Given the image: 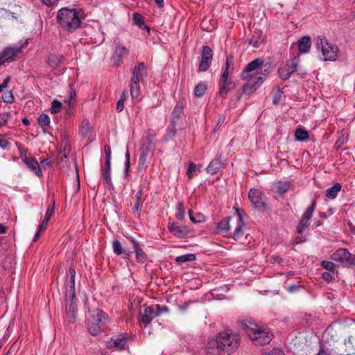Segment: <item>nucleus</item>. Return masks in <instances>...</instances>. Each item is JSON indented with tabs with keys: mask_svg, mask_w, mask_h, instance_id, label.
Masks as SVG:
<instances>
[{
	"mask_svg": "<svg viewBox=\"0 0 355 355\" xmlns=\"http://www.w3.org/2000/svg\"><path fill=\"white\" fill-rule=\"evenodd\" d=\"M147 139L149 141V144L148 146H150L151 143L153 142L155 137L156 136V133L154 131L148 130L147 132Z\"/></svg>",
	"mask_w": 355,
	"mask_h": 355,
	"instance_id": "nucleus-57",
	"label": "nucleus"
},
{
	"mask_svg": "<svg viewBox=\"0 0 355 355\" xmlns=\"http://www.w3.org/2000/svg\"><path fill=\"white\" fill-rule=\"evenodd\" d=\"M134 24L141 28L144 25V17L139 13L135 12L133 15Z\"/></svg>",
	"mask_w": 355,
	"mask_h": 355,
	"instance_id": "nucleus-47",
	"label": "nucleus"
},
{
	"mask_svg": "<svg viewBox=\"0 0 355 355\" xmlns=\"http://www.w3.org/2000/svg\"><path fill=\"white\" fill-rule=\"evenodd\" d=\"M105 313L100 309H96L87 318L88 331L92 336H96L101 331V326L105 322Z\"/></svg>",
	"mask_w": 355,
	"mask_h": 355,
	"instance_id": "nucleus-8",
	"label": "nucleus"
},
{
	"mask_svg": "<svg viewBox=\"0 0 355 355\" xmlns=\"http://www.w3.org/2000/svg\"><path fill=\"white\" fill-rule=\"evenodd\" d=\"M2 99L5 103H10L14 101V96L11 91L6 92L2 95Z\"/></svg>",
	"mask_w": 355,
	"mask_h": 355,
	"instance_id": "nucleus-52",
	"label": "nucleus"
},
{
	"mask_svg": "<svg viewBox=\"0 0 355 355\" xmlns=\"http://www.w3.org/2000/svg\"><path fill=\"white\" fill-rule=\"evenodd\" d=\"M62 103L58 100H54L51 105V113L56 114L60 111Z\"/></svg>",
	"mask_w": 355,
	"mask_h": 355,
	"instance_id": "nucleus-51",
	"label": "nucleus"
},
{
	"mask_svg": "<svg viewBox=\"0 0 355 355\" xmlns=\"http://www.w3.org/2000/svg\"><path fill=\"white\" fill-rule=\"evenodd\" d=\"M69 275L70 279L69 282L65 283L66 286V317L69 322L73 323L75 322L76 316L77 314V309L75 302V277L76 270L74 268L71 267L69 269Z\"/></svg>",
	"mask_w": 355,
	"mask_h": 355,
	"instance_id": "nucleus-3",
	"label": "nucleus"
},
{
	"mask_svg": "<svg viewBox=\"0 0 355 355\" xmlns=\"http://www.w3.org/2000/svg\"><path fill=\"white\" fill-rule=\"evenodd\" d=\"M54 211H55L54 205L52 207H48L46 214H45V216H44V218L43 219L42 223L39 226V231H43L44 230L46 229V225H47L50 218L54 214Z\"/></svg>",
	"mask_w": 355,
	"mask_h": 355,
	"instance_id": "nucleus-28",
	"label": "nucleus"
},
{
	"mask_svg": "<svg viewBox=\"0 0 355 355\" xmlns=\"http://www.w3.org/2000/svg\"><path fill=\"white\" fill-rule=\"evenodd\" d=\"M130 153L128 152V150L126 151V153H125V173H128V171L130 168Z\"/></svg>",
	"mask_w": 355,
	"mask_h": 355,
	"instance_id": "nucleus-58",
	"label": "nucleus"
},
{
	"mask_svg": "<svg viewBox=\"0 0 355 355\" xmlns=\"http://www.w3.org/2000/svg\"><path fill=\"white\" fill-rule=\"evenodd\" d=\"M130 94L133 98H137L140 94V85L139 81L130 80Z\"/></svg>",
	"mask_w": 355,
	"mask_h": 355,
	"instance_id": "nucleus-31",
	"label": "nucleus"
},
{
	"mask_svg": "<svg viewBox=\"0 0 355 355\" xmlns=\"http://www.w3.org/2000/svg\"><path fill=\"white\" fill-rule=\"evenodd\" d=\"M39 125L42 128L44 132H46L50 128V118L46 114H42L37 119Z\"/></svg>",
	"mask_w": 355,
	"mask_h": 355,
	"instance_id": "nucleus-29",
	"label": "nucleus"
},
{
	"mask_svg": "<svg viewBox=\"0 0 355 355\" xmlns=\"http://www.w3.org/2000/svg\"><path fill=\"white\" fill-rule=\"evenodd\" d=\"M261 33L259 32H254L253 37L250 40L249 43L254 47H259V44L263 42V39L261 37Z\"/></svg>",
	"mask_w": 355,
	"mask_h": 355,
	"instance_id": "nucleus-35",
	"label": "nucleus"
},
{
	"mask_svg": "<svg viewBox=\"0 0 355 355\" xmlns=\"http://www.w3.org/2000/svg\"><path fill=\"white\" fill-rule=\"evenodd\" d=\"M151 150V146H142L141 148V153L139 159V168L144 170L146 168L147 156Z\"/></svg>",
	"mask_w": 355,
	"mask_h": 355,
	"instance_id": "nucleus-21",
	"label": "nucleus"
},
{
	"mask_svg": "<svg viewBox=\"0 0 355 355\" xmlns=\"http://www.w3.org/2000/svg\"><path fill=\"white\" fill-rule=\"evenodd\" d=\"M57 19L60 26L69 32H73L80 25L81 21L76 9L62 8L57 13Z\"/></svg>",
	"mask_w": 355,
	"mask_h": 355,
	"instance_id": "nucleus-4",
	"label": "nucleus"
},
{
	"mask_svg": "<svg viewBox=\"0 0 355 355\" xmlns=\"http://www.w3.org/2000/svg\"><path fill=\"white\" fill-rule=\"evenodd\" d=\"M300 59L294 57L288 60L285 64L279 67L278 74L281 79L286 80L288 79L291 74L297 71L299 68Z\"/></svg>",
	"mask_w": 355,
	"mask_h": 355,
	"instance_id": "nucleus-9",
	"label": "nucleus"
},
{
	"mask_svg": "<svg viewBox=\"0 0 355 355\" xmlns=\"http://www.w3.org/2000/svg\"><path fill=\"white\" fill-rule=\"evenodd\" d=\"M105 153V161L111 162V148L109 146L106 145L104 147Z\"/></svg>",
	"mask_w": 355,
	"mask_h": 355,
	"instance_id": "nucleus-55",
	"label": "nucleus"
},
{
	"mask_svg": "<svg viewBox=\"0 0 355 355\" xmlns=\"http://www.w3.org/2000/svg\"><path fill=\"white\" fill-rule=\"evenodd\" d=\"M185 215V209L184 207L183 203L178 202L177 205V211L175 213L176 218L179 220H182L184 218Z\"/></svg>",
	"mask_w": 355,
	"mask_h": 355,
	"instance_id": "nucleus-46",
	"label": "nucleus"
},
{
	"mask_svg": "<svg viewBox=\"0 0 355 355\" xmlns=\"http://www.w3.org/2000/svg\"><path fill=\"white\" fill-rule=\"evenodd\" d=\"M168 230L178 238H184L187 234L186 230L181 228L175 223L169 224Z\"/></svg>",
	"mask_w": 355,
	"mask_h": 355,
	"instance_id": "nucleus-27",
	"label": "nucleus"
},
{
	"mask_svg": "<svg viewBox=\"0 0 355 355\" xmlns=\"http://www.w3.org/2000/svg\"><path fill=\"white\" fill-rule=\"evenodd\" d=\"M331 259L347 266H355V254H352L345 248H338L334 252Z\"/></svg>",
	"mask_w": 355,
	"mask_h": 355,
	"instance_id": "nucleus-10",
	"label": "nucleus"
},
{
	"mask_svg": "<svg viewBox=\"0 0 355 355\" xmlns=\"http://www.w3.org/2000/svg\"><path fill=\"white\" fill-rule=\"evenodd\" d=\"M128 55V50L124 46H117L114 53V58H116L119 63L122 58Z\"/></svg>",
	"mask_w": 355,
	"mask_h": 355,
	"instance_id": "nucleus-32",
	"label": "nucleus"
},
{
	"mask_svg": "<svg viewBox=\"0 0 355 355\" xmlns=\"http://www.w3.org/2000/svg\"><path fill=\"white\" fill-rule=\"evenodd\" d=\"M123 109V99H119L117 102L116 110L118 112H121Z\"/></svg>",
	"mask_w": 355,
	"mask_h": 355,
	"instance_id": "nucleus-61",
	"label": "nucleus"
},
{
	"mask_svg": "<svg viewBox=\"0 0 355 355\" xmlns=\"http://www.w3.org/2000/svg\"><path fill=\"white\" fill-rule=\"evenodd\" d=\"M9 145V142L8 140L5 139H0V148L2 149H6L8 148Z\"/></svg>",
	"mask_w": 355,
	"mask_h": 355,
	"instance_id": "nucleus-60",
	"label": "nucleus"
},
{
	"mask_svg": "<svg viewBox=\"0 0 355 355\" xmlns=\"http://www.w3.org/2000/svg\"><path fill=\"white\" fill-rule=\"evenodd\" d=\"M248 82L243 87V92L245 94L253 93L264 81L263 73H256L254 78L245 79Z\"/></svg>",
	"mask_w": 355,
	"mask_h": 355,
	"instance_id": "nucleus-11",
	"label": "nucleus"
},
{
	"mask_svg": "<svg viewBox=\"0 0 355 355\" xmlns=\"http://www.w3.org/2000/svg\"><path fill=\"white\" fill-rule=\"evenodd\" d=\"M222 167V162L220 157H216L211 161L207 167V172L210 175L217 173Z\"/></svg>",
	"mask_w": 355,
	"mask_h": 355,
	"instance_id": "nucleus-22",
	"label": "nucleus"
},
{
	"mask_svg": "<svg viewBox=\"0 0 355 355\" xmlns=\"http://www.w3.org/2000/svg\"><path fill=\"white\" fill-rule=\"evenodd\" d=\"M147 74L146 65L144 62H139L132 70V76L131 80L135 81H141L143 78Z\"/></svg>",
	"mask_w": 355,
	"mask_h": 355,
	"instance_id": "nucleus-19",
	"label": "nucleus"
},
{
	"mask_svg": "<svg viewBox=\"0 0 355 355\" xmlns=\"http://www.w3.org/2000/svg\"><path fill=\"white\" fill-rule=\"evenodd\" d=\"M80 132L81 135L85 137H88L91 135L92 128L87 121H83L82 123Z\"/></svg>",
	"mask_w": 355,
	"mask_h": 355,
	"instance_id": "nucleus-43",
	"label": "nucleus"
},
{
	"mask_svg": "<svg viewBox=\"0 0 355 355\" xmlns=\"http://www.w3.org/2000/svg\"><path fill=\"white\" fill-rule=\"evenodd\" d=\"M143 195V189L140 188V189L136 193L135 196V205L133 207L134 211H137L141 209V197Z\"/></svg>",
	"mask_w": 355,
	"mask_h": 355,
	"instance_id": "nucleus-39",
	"label": "nucleus"
},
{
	"mask_svg": "<svg viewBox=\"0 0 355 355\" xmlns=\"http://www.w3.org/2000/svg\"><path fill=\"white\" fill-rule=\"evenodd\" d=\"M67 151L68 153L69 152V147L68 146L67 141L65 142V144L63 148V150H61L59 153L58 159H59L60 162H64V161H65L66 159H67L68 155H67V153H66Z\"/></svg>",
	"mask_w": 355,
	"mask_h": 355,
	"instance_id": "nucleus-49",
	"label": "nucleus"
},
{
	"mask_svg": "<svg viewBox=\"0 0 355 355\" xmlns=\"http://www.w3.org/2000/svg\"><path fill=\"white\" fill-rule=\"evenodd\" d=\"M190 220L193 223H200L205 220V216L200 213L193 214L191 210L189 211Z\"/></svg>",
	"mask_w": 355,
	"mask_h": 355,
	"instance_id": "nucleus-41",
	"label": "nucleus"
},
{
	"mask_svg": "<svg viewBox=\"0 0 355 355\" xmlns=\"http://www.w3.org/2000/svg\"><path fill=\"white\" fill-rule=\"evenodd\" d=\"M241 325L256 345L268 344L272 339L273 335L269 330L263 329L251 321L243 320Z\"/></svg>",
	"mask_w": 355,
	"mask_h": 355,
	"instance_id": "nucleus-1",
	"label": "nucleus"
},
{
	"mask_svg": "<svg viewBox=\"0 0 355 355\" xmlns=\"http://www.w3.org/2000/svg\"><path fill=\"white\" fill-rule=\"evenodd\" d=\"M316 48L321 50L324 61H335L338 58V47L329 43L325 37L317 38Z\"/></svg>",
	"mask_w": 355,
	"mask_h": 355,
	"instance_id": "nucleus-6",
	"label": "nucleus"
},
{
	"mask_svg": "<svg viewBox=\"0 0 355 355\" xmlns=\"http://www.w3.org/2000/svg\"><path fill=\"white\" fill-rule=\"evenodd\" d=\"M195 259L196 255L194 254H186L177 257L175 258V261L178 263H182L188 261H194Z\"/></svg>",
	"mask_w": 355,
	"mask_h": 355,
	"instance_id": "nucleus-36",
	"label": "nucleus"
},
{
	"mask_svg": "<svg viewBox=\"0 0 355 355\" xmlns=\"http://www.w3.org/2000/svg\"><path fill=\"white\" fill-rule=\"evenodd\" d=\"M107 347L113 350H122L127 347L126 335H119L112 337L106 343Z\"/></svg>",
	"mask_w": 355,
	"mask_h": 355,
	"instance_id": "nucleus-16",
	"label": "nucleus"
},
{
	"mask_svg": "<svg viewBox=\"0 0 355 355\" xmlns=\"http://www.w3.org/2000/svg\"><path fill=\"white\" fill-rule=\"evenodd\" d=\"M200 171V168L196 166V165L190 162L189 164V166L187 171V174L189 179L192 178L194 175L197 174Z\"/></svg>",
	"mask_w": 355,
	"mask_h": 355,
	"instance_id": "nucleus-44",
	"label": "nucleus"
},
{
	"mask_svg": "<svg viewBox=\"0 0 355 355\" xmlns=\"http://www.w3.org/2000/svg\"><path fill=\"white\" fill-rule=\"evenodd\" d=\"M232 60H233V58L231 55H229L226 58L225 69L223 71V72L221 75V77H220V90H219L220 94H227L228 92V91L230 90L229 85L231 83L227 82L228 74H229L228 69H229L230 64L232 62Z\"/></svg>",
	"mask_w": 355,
	"mask_h": 355,
	"instance_id": "nucleus-15",
	"label": "nucleus"
},
{
	"mask_svg": "<svg viewBox=\"0 0 355 355\" xmlns=\"http://www.w3.org/2000/svg\"><path fill=\"white\" fill-rule=\"evenodd\" d=\"M334 273L335 272H329V271L325 272L322 273V277L324 280H326L327 282H330L331 280H332Z\"/></svg>",
	"mask_w": 355,
	"mask_h": 355,
	"instance_id": "nucleus-56",
	"label": "nucleus"
},
{
	"mask_svg": "<svg viewBox=\"0 0 355 355\" xmlns=\"http://www.w3.org/2000/svg\"><path fill=\"white\" fill-rule=\"evenodd\" d=\"M76 94L75 90L71 87H70L69 99L64 101V103L68 105V110L74 107L76 103Z\"/></svg>",
	"mask_w": 355,
	"mask_h": 355,
	"instance_id": "nucleus-37",
	"label": "nucleus"
},
{
	"mask_svg": "<svg viewBox=\"0 0 355 355\" xmlns=\"http://www.w3.org/2000/svg\"><path fill=\"white\" fill-rule=\"evenodd\" d=\"M18 150L20 153V157L24 163L31 158L27 156V151L25 148H24L21 146H19L18 147Z\"/></svg>",
	"mask_w": 355,
	"mask_h": 355,
	"instance_id": "nucleus-53",
	"label": "nucleus"
},
{
	"mask_svg": "<svg viewBox=\"0 0 355 355\" xmlns=\"http://www.w3.org/2000/svg\"><path fill=\"white\" fill-rule=\"evenodd\" d=\"M352 336H349L347 340H345L344 344L347 347H349L350 349H352V344L351 342V338Z\"/></svg>",
	"mask_w": 355,
	"mask_h": 355,
	"instance_id": "nucleus-63",
	"label": "nucleus"
},
{
	"mask_svg": "<svg viewBox=\"0 0 355 355\" xmlns=\"http://www.w3.org/2000/svg\"><path fill=\"white\" fill-rule=\"evenodd\" d=\"M291 184L288 182H278L276 183V189L279 193L281 195L286 193L289 188Z\"/></svg>",
	"mask_w": 355,
	"mask_h": 355,
	"instance_id": "nucleus-33",
	"label": "nucleus"
},
{
	"mask_svg": "<svg viewBox=\"0 0 355 355\" xmlns=\"http://www.w3.org/2000/svg\"><path fill=\"white\" fill-rule=\"evenodd\" d=\"M176 124L177 123H173L171 121V123L168 125V129H167V135L165 137V139H164L165 140H168L169 139H171L175 136V135L176 133V128H175Z\"/></svg>",
	"mask_w": 355,
	"mask_h": 355,
	"instance_id": "nucleus-45",
	"label": "nucleus"
},
{
	"mask_svg": "<svg viewBox=\"0 0 355 355\" xmlns=\"http://www.w3.org/2000/svg\"><path fill=\"white\" fill-rule=\"evenodd\" d=\"M201 60L199 64L198 69L200 71H206L210 67L213 53L211 48L208 46H204L200 51Z\"/></svg>",
	"mask_w": 355,
	"mask_h": 355,
	"instance_id": "nucleus-13",
	"label": "nucleus"
},
{
	"mask_svg": "<svg viewBox=\"0 0 355 355\" xmlns=\"http://www.w3.org/2000/svg\"><path fill=\"white\" fill-rule=\"evenodd\" d=\"M60 60V58L58 55L51 54L48 57L47 62L50 67L55 68L58 67Z\"/></svg>",
	"mask_w": 355,
	"mask_h": 355,
	"instance_id": "nucleus-42",
	"label": "nucleus"
},
{
	"mask_svg": "<svg viewBox=\"0 0 355 355\" xmlns=\"http://www.w3.org/2000/svg\"><path fill=\"white\" fill-rule=\"evenodd\" d=\"M316 204V200H313L311 205L306 209V211L304 213L301 219L299 221V223L297 227V232L298 234H302L305 228H306L309 225V220L313 216V213L315 210V207Z\"/></svg>",
	"mask_w": 355,
	"mask_h": 355,
	"instance_id": "nucleus-14",
	"label": "nucleus"
},
{
	"mask_svg": "<svg viewBox=\"0 0 355 355\" xmlns=\"http://www.w3.org/2000/svg\"><path fill=\"white\" fill-rule=\"evenodd\" d=\"M249 199L255 208L261 209L264 207L262 199V193L259 189H250L249 191Z\"/></svg>",
	"mask_w": 355,
	"mask_h": 355,
	"instance_id": "nucleus-18",
	"label": "nucleus"
},
{
	"mask_svg": "<svg viewBox=\"0 0 355 355\" xmlns=\"http://www.w3.org/2000/svg\"><path fill=\"white\" fill-rule=\"evenodd\" d=\"M295 139L297 141H303L306 140L309 138V132L308 131L302 129V128H297L295 130Z\"/></svg>",
	"mask_w": 355,
	"mask_h": 355,
	"instance_id": "nucleus-34",
	"label": "nucleus"
},
{
	"mask_svg": "<svg viewBox=\"0 0 355 355\" xmlns=\"http://www.w3.org/2000/svg\"><path fill=\"white\" fill-rule=\"evenodd\" d=\"M182 113V108L180 106L176 105L172 112L171 122L173 123H177L180 119Z\"/></svg>",
	"mask_w": 355,
	"mask_h": 355,
	"instance_id": "nucleus-38",
	"label": "nucleus"
},
{
	"mask_svg": "<svg viewBox=\"0 0 355 355\" xmlns=\"http://www.w3.org/2000/svg\"><path fill=\"white\" fill-rule=\"evenodd\" d=\"M281 96H282L281 92L279 91H278V92L276 94V95L275 96V97L273 98V103L277 104L279 103V101H280Z\"/></svg>",
	"mask_w": 355,
	"mask_h": 355,
	"instance_id": "nucleus-62",
	"label": "nucleus"
},
{
	"mask_svg": "<svg viewBox=\"0 0 355 355\" xmlns=\"http://www.w3.org/2000/svg\"><path fill=\"white\" fill-rule=\"evenodd\" d=\"M28 45V41L20 42L19 44L8 47L0 53V65L5 62H10L15 58L21 57L23 49Z\"/></svg>",
	"mask_w": 355,
	"mask_h": 355,
	"instance_id": "nucleus-7",
	"label": "nucleus"
},
{
	"mask_svg": "<svg viewBox=\"0 0 355 355\" xmlns=\"http://www.w3.org/2000/svg\"><path fill=\"white\" fill-rule=\"evenodd\" d=\"M10 117V114L8 112H3L0 114V128L4 125Z\"/></svg>",
	"mask_w": 355,
	"mask_h": 355,
	"instance_id": "nucleus-54",
	"label": "nucleus"
},
{
	"mask_svg": "<svg viewBox=\"0 0 355 355\" xmlns=\"http://www.w3.org/2000/svg\"><path fill=\"white\" fill-rule=\"evenodd\" d=\"M322 266L329 272H335L336 266L335 263L330 261H323L321 263Z\"/></svg>",
	"mask_w": 355,
	"mask_h": 355,
	"instance_id": "nucleus-48",
	"label": "nucleus"
},
{
	"mask_svg": "<svg viewBox=\"0 0 355 355\" xmlns=\"http://www.w3.org/2000/svg\"><path fill=\"white\" fill-rule=\"evenodd\" d=\"M340 189L341 185L339 183H336L327 190L326 196L330 199H334Z\"/></svg>",
	"mask_w": 355,
	"mask_h": 355,
	"instance_id": "nucleus-30",
	"label": "nucleus"
},
{
	"mask_svg": "<svg viewBox=\"0 0 355 355\" xmlns=\"http://www.w3.org/2000/svg\"><path fill=\"white\" fill-rule=\"evenodd\" d=\"M157 311L155 313L151 307L146 306L144 307V312L140 313V320L146 326L148 325L155 317L159 315L162 313V311L159 310L161 309V306L159 304L157 305Z\"/></svg>",
	"mask_w": 355,
	"mask_h": 355,
	"instance_id": "nucleus-17",
	"label": "nucleus"
},
{
	"mask_svg": "<svg viewBox=\"0 0 355 355\" xmlns=\"http://www.w3.org/2000/svg\"><path fill=\"white\" fill-rule=\"evenodd\" d=\"M113 251L117 255L121 254L123 252V248L121 242L119 240H114L112 243Z\"/></svg>",
	"mask_w": 355,
	"mask_h": 355,
	"instance_id": "nucleus-50",
	"label": "nucleus"
},
{
	"mask_svg": "<svg viewBox=\"0 0 355 355\" xmlns=\"http://www.w3.org/2000/svg\"><path fill=\"white\" fill-rule=\"evenodd\" d=\"M267 355H284L282 350L280 349H273L270 353H268Z\"/></svg>",
	"mask_w": 355,
	"mask_h": 355,
	"instance_id": "nucleus-59",
	"label": "nucleus"
},
{
	"mask_svg": "<svg viewBox=\"0 0 355 355\" xmlns=\"http://www.w3.org/2000/svg\"><path fill=\"white\" fill-rule=\"evenodd\" d=\"M236 211L238 214L236 217H226L221 220L217 226L219 232H230L229 236H232L235 241L239 240L243 236L245 226L239 209Z\"/></svg>",
	"mask_w": 355,
	"mask_h": 355,
	"instance_id": "nucleus-2",
	"label": "nucleus"
},
{
	"mask_svg": "<svg viewBox=\"0 0 355 355\" xmlns=\"http://www.w3.org/2000/svg\"><path fill=\"white\" fill-rule=\"evenodd\" d=\"M102 177L105 180V184L112 186L111 162L105 161V166L102 168Z\"/></svg>",
	"mask_w": 355,
	"mask_h": 355,
	"instance_id": "nucleus-24",
	"label": "nucleus"
},
{
	"mask_svg": "<svg viewBox=\"0 0 355 355\" xmlns=\"http://www.w3.org/2000/svg\"><path fill=\"white\" fill-rule=\"evenodd\" d=\"M216 339L223 355H230L238 349L240 345L239 336L229 331L218 334Z\"/></svg>",
	"mask_w": 355,
	"mask_h": 355,
	"instance_id": "nucleus-5",
	"label": "nucleus"
},
{
	"mask_svg": "<svg viewBox=\"0 0 355 355\" xmlns=\"http://www.w3.org/2000/svg\"><path fill=\"white\" fill-rule=\"evenodd\" d=\"M218 346L216 338L209 340L206 347V355H223Z\"/></svg>",
	"mask_w": 355,
	"mask_h": 355,
	"instance_id": "nucleus-20",
	"label": "nucleus"
},
{
	"mask_svg": "<svg viewBox=\"0 0 355 355\" xmlns=\"http://www.w3.org/2000/svg\"><path fill=\"white\" fill-rule=\"evenodd\" d=\"M133 248L136 254V259L139 262L144 263L147 259V256L144 250L140 248L139 244L134 239H131Z\"/></svg>",
	"mask_w": 355,
	"mask_h": 355,
	"instance_id": "nucleus-23",
	"label": "nucleus"
},
{
	"mask_svg": "<svg viewBox=\"0 0 355 355\" xmlns=\"http://www.w3.org/2000/svg\"><path fill=\"white\" fill-rule=\"evenodd\" d=\"M10 78H7L4 79L3 82L0 84V92L2 91L3 88L6 87L9 82Z\"/></svg>",
	"mask_w": 355,
	"mask_h": 355,
	"instance_id": "nucleus-64",
	"label": "nucleus"
},
{
	"mask_svg": "<svg viewBox=\"0 0 355 355\" xmlns=\"http://www.w3.org/2000/svg\"><path fill=\"white\" fill-rule=\"evenodd\" d=\"M298 48L300 53H308L311 48V38L309 36H303L298 41Z\"/></svg>",
	"mask_w": 355,
	"mask_h": 355,
	"instance_id": "nucleus-26",
	"label": "nucleus"
},
{
	"mask_svg": "<svg viewBox=\"0 0 355 355\" xmlns=\"http://www.w3.org/2000/svg\"><path fill=\"white\" fill-rule=\"evenodd\" d=\"M24 164L31 171H32L37 176L42 175V173L39 163L33 157H31L29 159L25 162Z\"/></svg>",
	"mask_w": 355,
	"mask_h": 355,
	"instance_id": "nucleus-25",
	"label": "nucleus"
},
{
	"mask_svg": "<svg viewBox=\"0 0 355 355\" xmlns=\"http://www.w3.org/2000/svg\"><path fill=\"white\" fill-rule=\"evenodd\" d=\"M207 89V86L202 83H198L194 88V94L196 97H202Z\"/></svg>",
	"mask_w": 355,
	"mask_h": 355,
	"instance_id": "nucleus-40",
	"label": "nucleus"
},
{
	"mask_svg": "<svg viewBox=\"0 0 355 355\" xmlns=\"http://www.w3.org/2000/svg\"><path fill=\"white\" fill-rule=\"evenodd\" d=\"M263 64V61L261 58H257L250 63H248L245 69L241 73V78L243 79H248L250 78H254L256 71L259 69Z\"/></svg>",
	"mask_w": 355,
	"mask_h": 355,
	"instance_id": "nucleus-12",
	"label": "nucleus"
}]
</instances>
